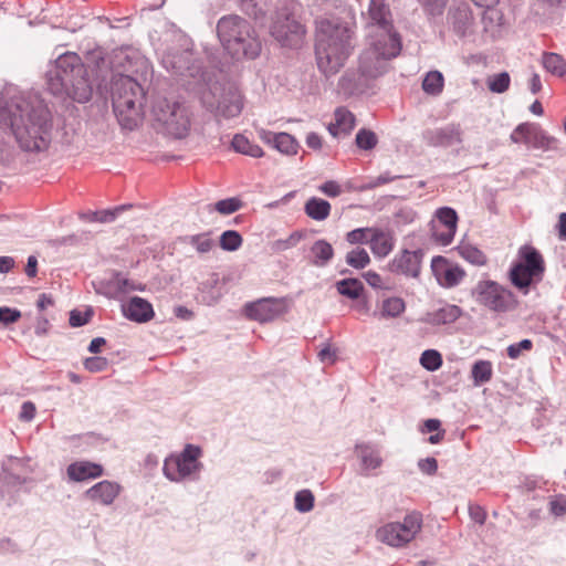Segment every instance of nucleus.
I'll return each instance as SVG.
<instances>
[{
  "label": "nucleus",
  "mask_w": 566,
  "mask_h": 566,
  "mask_svg": "<svg viewBox=\"0 0 566 566\" xmlns=\"http://www.w3.org/2000/svg\"><path fill=\"white\" fill-rule=\"evenodd\" d=\"M417 1L421 4L423 10L432 17L441 15L449 2V0H417Z\"/></svg>",
  "instance_id": "nucleus-52"
},
{
  "label": "nucleus",
  "mask_w": 566,
  "mask_h": 566,
  "mask_svg": "<svg viewBox=\"0 0 566 566\" xmlns=\"http://www.w3.org/2000/svg\"><path fill=\"white\" fill-rule=\"evenodd\" d=\"M542 65L548 73L558 77L564 76L566 73V62L563 56L557 53H543Z\"/></svg>",
  "instance_id": "nucleus-36"
},
{
  "label": "nucleus",
  "mask_w": 566,
  "mask_h": 566,
  "mask_svg": "<svg viewBox=\"0 0 566 566\" xmlns=\"http://www.w3.org/2000/svg\"><path fill=\"white\" fill-rule=\"evenodd\" d=\"M406 311V302L399 296H390L382 300L379 307L381 318H396Z\"/></svg>",
  "instance_id": "nucleus-34"
},
{
  "label": "nucleus",
  "mask_w": 566,
  "mask_h": 566,
  "mask_svg": "<svg viewBox=\"0 0 566 566\" xmlns=\"http://www.w3.org/2000/svg\"><path fill=\"white\" fill-rule=\"evenodd\" d=\"M417 219V212L411 208H401L396 213V220L398 223L408 224L412 223Z\"/></svg>",
  "instance_id": "nucleus-59"
},
{
  "label": "nucleus",
  "mask_w": 566,
  "mask_h": 566,
  "mask_svg": "<svg viewBox=\"0 0 566 566\" xmlns=\"http://www.w3.org/2000/svg\"><path fill=\"white\" fill-rule=\"evenodd\" d=\"M337 292L350 300H357L360 297L364 285L358 279H344L336 282Z\"/></svg>",
  "instance_id": "nucleus-38"
},
{
  "label": "nucleus",
  "mask_w": 566,
  "mask_h": 566,
  "mask_svg": "<svg viewBox=\"0 0 566 566\" xmlns=\"http://www.w3.org/2000/svg\"><path fill=\"white\" fill-rule=\"evenodd\" d=\"M369 247L376 256L385 258L394 249V238L389 232L374 229L370 235Z\"/></svg>",
  "instance_id": "nucleus-31"
},
{
  "label": "nucleus",
  "mask_w": 566,
  "mask_h": 566,
  "mask_svg": "<svg viewBox=\"0 0 566 566\" xmlns=\"http://www.w3.org/2000/svg\"><path fill=\"white\" fill-rule=\"evenodd\" d=\"M355 454L360 461V474L368 476L373 471L382 465V457L380 450L370 443H357L355 446Z\"/></svg>",
  "instance_id": "nucleus-21"
},
{
  "label": "nucleus",
  "mask_w": 566,
  "mask_h": 566,
  "mask_svg": "<svg viewBox=\"0 0 566 566\" xmlns=\"http://www.w3.org/2000/svg\"><path fill=\"white\" fill-rule=\"evenodd\" d=\"M190 57L189 52H184L180 56L172 55L170 53L163 56V65L172 71L176 74H184L188 70V61Z\"/></svg>",
  "instance_id": "nucleus-40"
},
{
  "label": "nucleus",
  "mask_w": 566,
  "mask_h": 566,
  "mask_svg": "<svg viewBox=\"0 0 566 566\" xmlns=\"http://www.w3.org/2000/svg\"><path fill=\"white\" fill-rule=\"evenodd\" d=\"M130 207V205H122L114 209L83 212L80 214V217L87 222L106 223L114 221L122 211Z\"/></svg>",
  "instance_id": "nucleus-35"
},
{
  "label": "nucleus",
  "mask_w": 566,
  "mask_h": 566,
  "mask_svg": "<svg viewBox=\"0 0 566 566\" xmlns=\"http://www.w3.org/2000/svg\"><path fill=\"white\" fill-rule=\"evenodd\" d=\"M66 474L72 482H84L101 478L104 474V468L99 463L81 460L69 464Z\"/></svg>",
  "instance_id": "nucleus-23"
},
{
  "label": "nucleus",
  "mask_w": 566,
  "mask_h": 566,
  "mask_svg": "<svg viewBox=\"0 0 566 566\" xmlns=\"http://www.w3.org/2000/svg\"><path fill=\"white\" fill-rule=\"evenodd\" d=\"M355 127V116L346 107H337L334 112V122L328 124L327 130L333 137L348 135Z\"/></svg>",
  "instance_id": "nucleus-27"
},
{
  "label": "nucleus",
  "mask_w": 566,
  "mask_h": 566,
  "mask_svg": "<svg viewBox=\"0 0 566 566\" xmlns=\"http://www.w3.org/2000/svg\"><path fill=\"white\" fill-rule=\"evenodd\" d=\"M46 86L59 97H70L86 103L92 97V86L81 57L73 52L61 54L46 72Z\"/></svg>",
  "instance_id": "nucleus-3"
},
{
  "label": "nucleus",
  "mask_w": 566,
  "mask_h": 566,
  "mask_svg": "<svg viewBox=\"0 0 566 566\" xmlns=\"http://www.w3.org/2000/svg\"><path fill=\"white\" fill-rule=\"evenodd\" d=\"M243 243L242 235L235 230H227L220 235L219 244L224 251H237Z\"/></svg>",
  "instance_id": "nucleus-43"
},
{
  "label": "nucleus",
  "mask_w": 566,
  "mask_h": 566,
  "mask_svg": "<svg viewBox=\"0 0 566 566\" xmlns=\"http://www.w3.org/2000/svg\"><path fill=\"white\" fill-rule=\"evenodd\" d=\"M422 136L424 142L431 146L450 147L462 142V132L458 124L427 129Z\"/></svg>",
  "instance_id": "nucleus-19"
},
{
  "label": "nucleus",
  "mask_w": 566,
  "mask_h": 566,
  "mask_svg": "<svg viewBox=\"0 0 566 566\" xmlns=\"http://www.w3.org/2000/svg\"><path fill=\"white\" fill-rule=\"evenodd\" d=\"M304 33V27L296 20L290 6H283L277 10L271 25V34L282 46H298Z\"/></svg>",
  "instance_id": "nucleus-13"
},
{
  "label": "nucleus",
  "mask_w": 566,
  "mask_h": 566,
  "mask_svg": "<svg viewBox=\"0 0 566 566\" xmlns=\"http://www.w3.org/2000/svg\"><path fill=\"white\" fill-rule=\"evenodd\" d=\"M518 260L514 262L509 272L511 283L524 295L530 289L538 284L545 273L543 255L534 247L524 244L518 249Z\"/></svg>",
  "instance_id": "nucleus-7"
},
{
  "label": "nucleus",
  "mask_w": 566,
  "mask_h": 566,
  "mask_svg": "<svg viewBox=\"0 0 566 566\" xmlns=\"http://www.w3.org/2000/svg\"><path fill=\"white\" fill-rule=\"evenodd\" d=\"M444 78L439 71H430L423 78L422 90L431 95H438L442 92Z\"/></svg>",
  "instance_id": "nucleus-41"
},
{
  "label": "nucleus",
  "mask_w": 566,
  "mask_h": 566,
  "mask_svg": "<svg viewBox=\"0 0 566 566\" xmlns=\"http://www.w3.org/2000/svg\"><path fill=\"white\" fill-rule=\"evenodd\" d=\"M21 312L17 308H11L8 306L0 307V323L4 326L9 324L15 323L20 319Z\"/></svg>",
  "instance_id": "nucleus-55"
},
{
  "label": "nucleus",
  "mask_w": 566,
  "mask_h": 566,
  "mask_svg": "<svg viewBox=\"0 0 566 566\" xmlns=\"http://www.w3.org/2000/svg\"><path fill=\"white\" fill-rule=\"evenodd\" d=\"M442 356L436 349H427L421 354L420 364L429 371L438 370L442 366Z\"/></svg>",
  "instance_id": "nucleus-46"
},
{
  "label": "nucleus",
  "mask_w": 566,
  "mask_h": 566,
  "mask_svg": "<svg viewBox=\"0 0 566 566\" xmlns=\"http://www.w3.org/2000/svg\"><path fill=\"white\" fill-rule=\"evenodd\" d=\"M432 272L438 283L446 289L459 285L465 277V271L443 256H434L431 261Z\"/></svg>",
  "instance_id": "nucleus-17"
},
{
  "label": "nucleus",
  "mask_w": 566,
  "mask_h": 566,
  "mask_svg": "<svg viewBox=\"0 0 566 566\" xmlns=\"http://www.w3.org/2000/svg\"><path fill=\"white\" fill-rule=\"evenodd\" d=\"M285 312L283 298L264 297L244 305L248 318L260 323L272 322Z\"/></svg>",
  "instance_id": "nucleus-16"
},
{
  "label": "nucleus",
  "mask_w": 566,
  "mask_h": 566,
  "mask_svg": "<svg viewBox=\"0 0 566 566\" xmlns=\"http://www.w3.org/2000/svg\"><path fill=\"white\" fill-rule=\"evenodd\" d=\"M469 515L475 523L483 525L486 520V512L480 505L472 504L469 506Z\"/></svg>",
  "instance_id": "nucleus-61"
},
{
  "label": "nucleus",
  "mask_w": 566,
  "mask_h": 566,
  "mask_svg": "<svg viewBox=\"0 0 566 566\" xmlns=\"http://www.w3.org/2000/svg\"><path fill=\"white\" fill-rule=\"evenodd\" d=\"M132 290H136L133 282L120 273H114L109 280L99 283L97 292L109 298H117Z\"/></svg>",
  "instance_id": "nucleus-26"
},
{
  "label": "nucleus",
  "mask_w": 566,
  "mask_h": 566,
  "mask_svg": "<svg viewBox=\"0 0 566 566\" xmlns=\"http://www.w3.org/2000/svg\"><path fill=\"white\" fill-rule=\"evenodd\" d=\"M185 242L195 248L199 253H208L213 247V241L209 233L188 235L185 238Z\"/></svg>",
  "instance_id": "nucleus-45"
},
{
  "label": "nucleus",
  "mask_w": 566,
  "mask_h": 566,
  "mask_svg": "<svg viewBox=\"0 0 566 566\" xmlns=\"http://www.w3.org/2000/svg\"><path fill=\"white\" fill-rule=\"evenodd\" d=\"M319 190L323 193H325L326 196L333 197V198L339 196L340 192H342L340 186L336 181H334V180H329V181L324 182L319 187Z\"/></svg>",
  "instance_id": "nucleus-63"
},
{
  "label": "nucleus",
  "mask_w": 566,
  "mask_h": 566,
  "mask_svg": "<svg viewBox=\"0 0 566 566\" xmlns=\"http://www.w3.org/2000/svg\"><path fill=\"white\" fill-rule=\"evenodd\" d=\"M493 376V366L490 360H476L471 369V377L475 386H481L491 380Z\"/></svg>",
  "instance_id": "nucleus-37"
},
{
  "label": "nucleus",
  "mask_w": 566,
  "mask_h": 566,
  "mask_svg": "<svg viewBox=\"0 0 566 566\" xmlns=\"http://www.w3.org/2000/svg\"><path fill=\"white\" fill-rule=\"evenodd\" d=\"M260 137L273 145L282 154L295 155L297 153L298 144L296 139L287 133H272L265 129L260 132Z\"/></svg>",
  "instance_id": "nucleus-28"
},
{
  "label": "nucleus",
  "mask_w": 566,
  "mask_h": 566,
  "mask_svg": "<svg viewBox=\"0 0 566 566\" xmlns=\"http://www.w3.org/2000/svg\"><path fill=\"white\" fill-rule=\"evenodd\" d=\"M36 412L35 405L31 401H24L21 406L19 419L22 421H31L34 419Z\"/></svg>",
  "instance_id": "nucleus-60"
},
{
  "label": "nucleus",
  "mask_w": 566,
  "mask_h": 566,
  "mask_svg": "<svg viewBox=\"0 0 566 566\" xmlns=\"http://www.w3.org/2000/svg\"><path fill=\"white\" fill-rule=\"evenodd\" d=\"M231 147L235 153L250 156L252 158H261L264 154L258 144L249 140V138L242 134H235L233 136Z\"/></svg>",
  "instance_id": "nucleus-33"
},
{
  "label": "nucleus",
  "mask_w": 566,
  "mask_h": 566,
  "mask_svg": "<svg viewBox=\"0 0 566 566\" xmlns=\"http://www.w3.org/2000/svg\"><path fill=\"white\" fill-rule=\"evenodd\" d=\"M418 468L422 473H426L428 475H433L437 473L438 470V462L434 458H426L420 459L418 462Z\"/></svg>",
  "instance_id": "nucleus-58"
},
{
  "label": "nucleus",
  "mask_w": 566,
  "mask_h": 566,
  "mask_svg": "<svg viewBox=\"0 0 566 566\" xmlns=\"http://www.w3.org/2000/svg\"><path fill=\"white\" fill-rule=\"evenodd\" d=\"M532 347H533V343L531 339H527V338L522 339L521 342L511 344L507 347V356L511 359H516L520 357V355L522 354L523 350H531Z\"/></svg>",
  "instance_id": "nucleus-54"
},
{
  "label": "nucleus",
  "mask_w": 566,
  "mask_h": 566,
  "mask_svg": "<svg viewBox=\"0 0 566 566\" xmlns=\"http://www.w3.org/2000/svg\"><path fill=\"white\" fill-rule=\"evenodd\" d=\"M346 263L357 270L366 268L370 263V256L364 248H355L346 253Z\"/></svg>",
  "instance_id": "nucleus-42"
},
{
  "label": "nucleus",
  "mask_w": 566,
  "mask_h": 566,
  "mask_svg": "<svg viewBox=\"0 0 566 566\" xmlns=\"http://www.w3.org/2000/svg\"><path fill=\"white\" fill-rule=\"evenodd\" d=\"M0 129L10 130L22 150L40 153L53 140V116L36 93L6 85L0 91Z\"/></svg>",
  "instance_id": "nucleus-1"
},
{
  "label": "nucleus",
  "mask_w": 566,
  "mask_h": 566,
  "mask_svg": "<svg viewBox=\"0 0 566 566\" xmlns=\"http://www.w3.org/2000/svg\"><path fill=\"white\" fill-rule=\"evenodd\" d=\"M450 23L453 32L462 38L469 39L474 34V19L472 11L467 6H460L450 12Z\"/></svg>",
  "instance_id": "nucleus-24"
},
{
  "label": "nucleus",
  "mask_w": 566,
  "mask_h": 566,
  "mask_svg": "<svg viewBox=\"0 0 566 566\" xmlns=\"http://www.w3.org/2000/svg\"><path fill=\"white\" fill-rule=\"evenodd\" d=\"M123 492V486L112 480H103L84 492V497L92 503L111 506Z\"/></svg>",
  "instance_id": "nucleus-18"
},
{
  "label": "nucleus",
  "mask_w": 566,
  "mask_h": 566,
  "mask_svg": "<svg viewBox=\"0 0 566 566\" xmlns=\"http://www.w3.org/2000/svg\"><path fill=\"white\" fill-rule=\"evenodd\" d=\"M458 227V214L450 207L439 208L434 219L430 222V232L433 241L439 245H449L454 238Z\"/></svg>",
  "instance_id": "nucleus-15"
},
{
  "label": "nucleus",
  "mask_w": 566,
  "mask_h": 566,
  "mask_svg": "<svg viewBox=\"0 0 566 566\" xmlns=\"http://www.w3.org/2000/svg\"><path fill=\"white\" fill-rule=\"evenodd\" d=\"M294 502L296 511L307 513L314 507V495L310 490H301L296 492Z\"/></svg>",
  "instance_id": "nucleus-47"
},
{
  "label": "nucleus",
  "mask_w": 566,
  "mask_h": 566,
  "mask_svg": "<svg viewBox=\"0 0 566 566\" xmlns=\"http://www.w3.org/2000/svg\"><path fill=\"white\" fill-rule=\"evenodd\" d=\"M511 78L507 72H502L490 77L488 81V87L493 93H504L509 90Z\"/></svg>",
  "instance_id": "nucleus-48"
},
{
  "label": "nucleus",
  "mask_w": 566,
  "mask_h": 566,
  "mask_svg": "<svg viewBox=\"0 0 566 566\" xmlns=\"http://www.w3.org/2000/svg\"><path fill=\"white\" fill-rule=\"evenodd\" d=\"M373 228H358L346 234V241L350 244L368 243L373 234Z\"/></svg>",
  "instance_id": "nucleus-51"
},
{
  "label": "nucleus",
  "mask_w": 566,
  "mask_h": 566,
  "mask_svg": "<svg viewBox=\"0 0 566 566\" xmlns=\"http://www.w3.org/2000/svg\"><path fill=\"white\" fill-rule=\"evenodd\" d=\"M242 207V202L238 198H227L217 201L213 206L209 205V211H218L220 214L228 216L237 212Z\"/></svg>",
  "instance_id": "nucleus-44"
},
{
  "label": "nucleus",
  "mask_w": 566,
  "mask_h": 566,
  "mask_svg": "<svg viewBox=\"0 0 566 566\" xmlns=\"http://www.w3.org/2000/svg\"><path fill=\"white\" fill-rule=\"evenodd\" d=\"M458 253L469 263L474 265H485L488 262L486 255L476 247L471 244H460L458 248Z\"/></svg>",
  "instance_id": "nucleus-39"
},
{
  "label": "nucleus",
  "mask_w": 566,
  "mask_h": 566,
  "mask_svg": "<svg viewBox=\"0 0 566 566\" xmlns=\"http://www.w3.org/2000/svg\"><path fill=\"white\" fill-rule=\"evenodd\" d=\"M92 316V311L87 310L85 312L73 310L70 313V325L72 327H80L88 323Z\"/></svg>",
  "instance_id": "nucleus-56"
},
{
  "label": "nucleus",
  "mask_w": 566,
  "mask_h": 566,
  "mask_svg": "<svg viewBox=\"0 0 566 566\" xmlns=\"http://www.w3.org/2000/svg\"><path fill=\"white\" fill-rule=\"evenodd\" d=\"M422 256L423 253L421 250H403L391 261L390 269L395 273L417 277L420 273Z\"/></svg>",
  "instance_id": "nucleus-20"
},
{
  "label": "nucleus",
  "mask_w": 566,
  "mask_h": 566,
  "mask_svg": "<svg viewBox=\"0 0 566 566\" xmlns=\"http://www.w3.org/2000/svg\"><path fill=\"white\" fill-rule=\"evenodd\" d=\"M217 32L224 50L234 57L255 59L261 51V43L253 35L251 25L239 15H228L219 20Z\"/></svg>",
  "instance_id": "nucleus-6"
},
{
  "label": "nucleus",
  "mask_w": 566,
  "mask_h": 566,
  "mask_svg": "<svg viewBox=\"0 0 566 566\" xmlns=\"http://www.w3.org/2000/svg\"><path fill=\"white\" fill-rule=\"evenodd\" d=\"M549 511L555 516H563L566 514V496L556 495L549 501Z\"/></svg>",
  "instance_id": "nucleus-57"
},
{
  "label": "nucleus",
  "mask_w": 566,
  "mask_h": 566,
  "mask_svg": "<svg viewBox=\"0 0 566 566\" xmlns=\"http://www.w3.org/2000/svg\"><path fill=\"white\" fill-rule=\"evenodd\" d=\"M369 14L371 20L378 25V32L376 34H381L385 32L396 33L388 20L389 11L385 4V0H371L369 6Z\"/></svg>",
  "instance_id": "nucleus-30"
},
{
  "label": "nucleus",
  "mask_w": 566,
  "mask_h": 566,
  "mask_svg": "<svg viewBox=\"0 0 566 566\" xmlns=\"http://www.w3.org/2000/svg\"><path fill=\"white\" fill-rule=\"evenodd\" d=\"M401 51V39L398 33L376 34L371 45L359 56V80L356 81L349 72L339 80V87L347 95L360 91L363 82L377 78L388 70V61L396 57Z\"/></svg>",
  "instance_id": "nucleus-2"
},
{
  "label": "nucleus",
  "mask_w": 566,
  "mask_h": 566,
  "mask_svg": "<svg viewBox=\"0 0 566 566\" xmlns=\"http://www.w3.org/2000/svg\"><path fill=\"white\" fill-rule=\"evenodd\" d=\"M358 148L364 150H370L377 145V136L374 132L368 129H359L355 138Z\"/></svg>",
  "instance_id": "nucleus-49"
},
{
  "label": "nucleus",
  "mask_w": 566,
  "mask_h": 566,
  "mask_svg": "<svg viewBox=\"0 0 566 566\" xmlns=\"http://www.w3.org/2000/svg\"><path fill=\"white\" fill-rule=\"evenodd\" d=\"M334 258V248L324 239L316 240L310 248V263L325 268Z\"/></svg>",
  "instance_id": "nucleus-29"
},
{
  "label": "nucleus",
  "mask_w": 566,
  "mask_h": 566,
  "mask_svg": "<svg viewBox=\"0 0 566 566\" xmlns=\"http://www.w3.org/2000/svg\"><path fill=\"white\" fill-rule=\"evenodd\" d=\"M200 99L203 107L213 113L218 119L238 117L243 109V97L233 86L221 87L214 85L205 90Z\"/></svg>",
  "instance_id": "nucleus-10"
},
{
  "label": "nucleus",
  "mask_w": 566,
  "mask_h": 566,
  "mask_svg": "<svg viewBox=\"0 0 566 566\" xmlns=\"http://www.w3.org/2000/svg\"><path fill=\"white\" fill-rule=\"evenodd\" d=\"M153 113L155 119L163 125L166 133L175 138H184L190 130V112L185 104L158 99Z\"/></svg>",
  "instance_id": "nucleus-11"
},
{
  "label": "nucleus",
  "mask_w": 566,
  "mask_h": 566,
  "mask_svg": "<svg viewBox=\"0 0 566 566\" xmlns=\"http://www.w3.org/2000/svg\"><path fill=\"white\" fill-rule=\"evenodd\" d=\"M108 359L101 356L88 357L84 360V367L91 373H99L107 368Z\"/></svg>",
  "instance_id": "nucleus-53"
},
{
  "label": "nucleus",
  "mask_w": 566,
  "mask_h": 566,
  "mask_svg": "<svg viewBox=\"0 0 566 566\" xmlns=\"http://www.w3.org/2000/svg\"><path fill=\"white\" fill-rule=\"evenodd\" d=\"M422 527V516L418 512L407 514L401 522H389L376 531V538L390 546L403 547L413 541Z\"/></svg>",
  "instance_id": "nucleus-12"
},
{
  "label": "nucleus",
  "mask_w": 566,
  "mask_h": 566,
  "mask_svg": "<svg viewBox=\"0 0 566 566\" xmlns=\"http://www.w3.org/2000/svg\"><path fill=\"white\" fill-rule=\"evenodd\" d=\"M202 450L195 444H186L181 452L168 455L164 461L163 473L171 482L197 481L202 463Z\"/></svg>",
  "instance_id": "nucleus-9"
},
{
  "label": "nucleus",
  "mask_w": 566,
  "mask_h": 566,
  "mask_svg": "<svg viewBox=\"0 0 566 566\" xmlns=\"http://www.w3.org/2000/svg\"><path fill=\"white\" fill-rule=\"evenodd\" d=\"M510 138L515 144H525L531 148L543 151L557 150L559 148V140L548 135L536 123H522L517 125Z\"/></svg>",
  "instance_id": "nucleus-14"
},
{
  "label": "nucleus",
  "mask_w": 566,
  "mask_h": 566,
  "mask_svg": "<svg viewBox=\"0 0 566 566\" xmlns=\"http://www.w3.org/2000/svg\"><path fill=\"white\" fill-rule=\"evenodd\" d=\"M366 282L374 289H384L381 276L375 271H368L364 274Z\"/></svg>",
  "instance_id": "nucleus-64"
},
{
  "label": "nucleus",
  "mask_w": 566,
  "mask_h": 566,
  "mask_svg": "<svg viewBox=\"0 0 566 566\" xmlns=\"http://www.w3.org/2000/svg\"><path fill=\"white\" fill-rule=\"evenodd\" d=\"M471 296L476 304L497 314L515 311L518 306L516 295L509 287L489 279L478 281Z\"/></svg>",
  "instance_id": "nucleus-8"
},
{
  "label": "nucleus",
  "mask_w": 566,
  "mask_h": 566,
  "mask_svg": "<svg viewBox=\"0 0 566 566\" xmlns=\"http://www.w3.org/2000/svg\"><path fill=\"white\" fill-rule=\"evenodd\" d=\"M354 50L353 32L345 25H323L316 35V62L325 76L339 72Z\"/></svg>",
  "instance_id": "nucleus-4"
},
{
  "label": "nucleus",
  "mask_w": 566,
  "mask_h": 566,
  "mask_svg": "<svg viewBox=\"0 0 566 566\" xmlns=\"http://www.w3.org/2000/svg\"><path fill=\"white\" fill-rule=\"evenodd\" d=\"M301 239H302V234L300 232L295 231V232H292L286 239L275 240L272 243L271 249L274 252H283V251L294 248L301 241Z\"/></svg>",
  "instance_id": "nucleus-50"
},
{
  "label": "nucleus",
  "mask_w": 566,
  "mask_h": 566,
  "mask_svg": "<svg viewBox=\"0 0 566 566\" xmlns=\"http://www.w3.org/2000/svg\"><path fill=\"white\" fill-rule=\"evenodd\" d=\"M145 92L142 85L128 75H116L112 81L113 109L119 125L135 129L143 118Z\"/></svg>",
  "instance_id": "nucleus-5"
},
{
  "label": "nucleus",
  "mask_w": 566,
  "mask_h": 566,
  "mask_svg": "<svg viewBox=\"0 0 566 566\" xmlns=\"http://www.w3.org/2000/svg\"><path fill=\"white\" fill-rule=\"evenodd\" d=\"M242 10L250 17L259 19L263 15V10L259 8L251 0H243L241 3Z\"/></svg>",
  "instance_id": "nucleus-62"
},
{
  "label": "nucleus",
  "mask_w": 566,
  "mask_h": 566,
  "mask_svg": "<svg viewBox=\"0 0 566 566\" xmlns=\"http://www.w3.org/2000/svg\"><path fill=\"white\" fill-rule=\"evenodd\" d=\"M122 312L127 319L136 323L149 322L155 315L153 305L139 296H134L123 303Z\"/></svg>",
  "instance_id": "nucleus-22"
},
{
  "label": "nucleus",
  "mask_w": 566,
  "mask_h": 566,
  "mask_svg": "<svg viewBox=\"0 0 566 566\" xmlns=\"http://www.w3.org/2000/svg\"><path fill=\"white\" fill-rule=\"evenodd\" d=\"M462 308L454 304H444L443 306L426 313L422 322L432 326H441L454 323L462 316Z\"/></svg>",
  "instance_id": "nucleus-25"
},
{
  "label": "nucleus",
  "mask_w": 566,
  "mask_h": 566,
  "mask_svg": "<svg viewBox=\"0 0 566 566\" xmlns=\"http://www.w3.org/2000/svg\"><path fill=\"white\" fill-rule=\"evenodd\" d=\"M331 203L322 198L311 197L304 206L306 216L315 221H324L331 213Z\"/></svg>",
  "instance_id": "nucleus-32"
}]
</instances>
